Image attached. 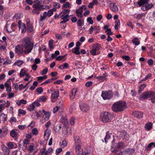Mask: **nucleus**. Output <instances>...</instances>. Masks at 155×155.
<instances>
[{
    "instance_id": "56",
    "label": "nucleus",
    "mask_w": 155,
    "mask_h": 155,
    "mask_svg": "<svg viewBox=\"0 0 155 155\" xmlns=\"http://www.w3.org/2000/svg\"><path fill=\"white\" fill-rule=\"evenodd\" d=\"M49 46L50 49H52L53 48V41L50 40L49 42Z\"/></svg>"
},
{
    "instance_id": "48",
    "label": "nucleus",
    "mask_w": 155,
    "mask_h": 155,
    "mask_svg": "<svg viewBox=\"0 0 155 155\" xmlns=\"http://www.w3.org/2000/svg\"><path fill=\"white\" fill-rule=\"evenodd\" d=\"M110 137V135L109 134V131L107 132L106 133V135L104 138L105 140V142L106 143H107V140L109 139Z\"/></svg>"
},
{
    "instance_id": "28",
    "label": "nucleus",
    "mask_w": 155,
    "mask_h": 155,
    "mask_svg": "<svg viewBox=\"0 0 155 155\" xmlns=\"http://www.w3.org/2000/svg\"><path fill=\"white\" fill-rule=\"evenodd\" d=\"M67 55V54H66L63 56L60 55L56 58V60L58 61H61L62 60L63 61H64L66 60L65 57Z\"/></svg>"
},
{
    "instance_id": "35",
    "label": "nucleus",
    "mask_w": 155,
    "mask_h": 155,
    "mask_svg": "<svg viewBox=\"0 0 155 155\" xmlns=\"http://www.w3.org/2000/svg\"><path fill=\"white\" fill-rule=\"evenodd\" d=\"M22 141L21 140H20L19 143V147L20 148H24L25 149L27 147V145L23 143V142L22 143Z\"/></svg>"
},
{
    "instance_id": "39",
    "label": "nucleus",
    "mask_w": 155,
    "mask_h": 155,
    "mask_svg": "<svg viewBox=\"0 0 155 155\" xmlns=\"http://www.w3.org/2000/svg\"><path fill=\"white\" fill-rule=\"evenodd\" d=\"M5 86L6 88V90L8 92H10L12 90V88L7 83H5Z\"/></svg>"
},
{
    "instance_id": "5",
    "label": "nucleus",
    "mask_w": 155,
    "mask_h": 155,
    "mask_svg": "<svg viewBox=\"0 0 155 155\" xmlns=\"http://www.w3.org/2000/svg\"><path fill=\"white\" fill-rule=\"evenodd\" d=\"M112 143L111 147L112 148H114V149L112 150V152L114 153L116 152L118 149H124L125 147L124 144L122 142H119L117 144H116L115 140H113Z\"/></svg>"
},
{
    "instance_id": "37",
    "label": "nucleus",
    "mask_w": 155,
    "mask_h": 155,
    "mask_svg": "<svg viewBox=\"0 0 155 155\" xmlns=\"http://www.w3.org/2000/svg\"><path fill=\"white\" fill-rule=\"evenodd\" d=\"M61 19L62 20H66L67 19L69 20V16L68 14L65 15L64 14H61V16H60Z\"/></svg>"
},
{
    "instance_id": "34",
    "label": "nucleus",
    "mask_w": 155,
    "mask_h": 155,
    "mask_svg": "<svg viewBox=\"0 0 155 155\" xmlns=\"http://www.w3.org/2000/svg\"><path fill=\"white\" fill-rule=\"evenodd\" d=\"M152 146H153L155 147V143L152 142L150 143L146 147L145 149L147 151L150 150H151Z\"/></svg>"
},
{
    "instance_id": "26",
    "label": "nucleus",
    "mask_w": 155,
    "mask_h": 155,
    "mask_svg": "<svg viewBox=\"0 0 155 155\" xmlns=\"http://www.w3.org/2000/svg\"><path fill=\"white\" fill-rule=\"evenodd\" d=\"M59 96V92L58 91H54L51 94V98L53 99H55Z\"/></svg>"
},
{
    "instance_id": "58",
    "label": "nucleus",
    "mask_w": 155,
    "mask_h": 155,
    "mask_svg": "<svg viewBox=\"0 0 155 155\" xmlns=\"http://www.w3.org/2000/svg\"><path fill=\"white\" fill-rule=\"evenodd\" d=\"M151 76V74H148L142 80V81H145L149 79L150 78Z\"/></svg>"
},
{
    "instance_id": "7",
    "label": "nucleus",
    "mask_w": 155,
    "mask_h": 155,
    "mask_svg": "<svg viewBox=\"0 0 155 155\" xmlns=\"http://www.w3.org/2000/svg\"><path fill=\"white\" fill-rule=\"evenodd\" d=\"M101 48V45L97 43L93 44L92 46V49L91 51V54L93 55L99 54V53H97V52Z\"/></svg>"
},
{
    "instance_id": "33",
    "label": "nucleus",
    "mask_w": 155,
    "mask_h": 155,
    "mask_svg": "<svg viewBox=\"0 0 155 155\" xmlns=\"http://www.w3.org/2000/svg\"><path fill=\"white\" fill-rule=\"evenodd\" d=\"M132 42L135 45L137 46L140 44V42L137 38H135L132 40Z\"/></svg>"
},
{
    "instance_id": "54",
    "label": "nucleus",
    "mask_w": 155,
    "mask_h": 155,
    "mask_svg": "<svg viewBox=\"0 0 155 155\" xmlns=\"http://www.w3.org/2000/svg\"><path fill=\"white\" fill-rule=\"evenodd\" d=\"M76 12L77 16L78 18H81L83 17L82 15L77 9L76 10Z\"/></svg>"
},
{
    "instance_id": "36",
    "label": "nucleus",
    "mask_w": 155,
    "mask_h": 155,
    "mask_svg": "<svg viewBox=\"0 0 155 155\" xmlns=\"http://www.w3.org/2000/svg\"><path fill=\"white\" fill-rule=\"evenodd\" d=\"M104 76H100L97 78L99 81H104V80L106 79V74H104Z\"/></svg>"
},
{
    "instance_id": "55",
    "label": "nucleus",
    "mask_w": 155,
    "mask_h": 155,
    "mask_svg": "<svg viewBox=\"0 0 155 155\" xmlns=\"http://www.w3.org/2000/svg\"><path fill=\"white\" fill-rule=\"evenodd\" d=\"M26 127V125H19L18 126V128L21 130H23Z\"/></svg>"
},
{
    "instance_id": "18",
    "label": "nucleus",
    "mask_w": 155,
    "mask_h": 155,
    "mask_svg": "<svg viewBox=\"0 0 155 155\" xmlns=\"http://www.w3.org/2000/svg\"><path fill=\"white\" fill-rule=\"evenodd\" d=\"M77 91V89L76 88L73 89L72 90L70 94V98L71 100H73L74 98Z\"/></svg>"
},
{
    "instance_id": "60",
    "label": "nucleus",
    "mask_w": 155,
    "mask_h": 155,
    "mask_svg": "<svg viewBox=\"0 0 155 155\" xmlns=\"http://www.w3.org/2000/svg\"><path fill=\"white\" fill-rule=\"evenodd\" d=\"M87 21L89 22L91 24H92L93 23V21L91 17H88L87 19Z\"/></svg>"
},
{
    "instance_id": "47",
    "label": "nucleus",
    "mask_w": 155,
    "mask_h": 155,
    "mask_svg": "<svg viewBox=\"0 0 155 155\" xmlns=\"http://www.w3.org/2000/svg\"><path fill=\"white\" fill-rule=\"evenodd\" d=\"M70 10L69 9H65L61 12V14H64L65 15L68 14L70 12Z\"/></svg>"
},
{
    "instance_id": "14",
    "label": "nucleus",
    "mask_w": 155,
    "mask_h": 155,
    "mask_svg": "<svg viewBox=\"0 0 155 155\" xmlns=\"http://www.w3.org/2000/svg\"><path fill=\"white\" fill-rule=\"evenodd\" d=\"M133 115L135 117L140 119L143 117V113L138 111H136L133 113Z\"/></svg>"
},
{
    "instance_id": "49",
    "label": "nucleus",
    "mask_w": 155,
    "mask_h": 155,
    "mask_svg": "<svg viewBox=\"0 0 155 155\" xmlns=\"http://www.w3.org/2000/svg\"><path fill=\"white\" fill-rule=\"evenodd\" d=\"M120 21L118 20H117L115 21V28L116 29H117L119 25H120Z\"/></svg>"
},
{
    "instance_id": "12",
    "label": "nucleus",
    "mask_w": 155,
    "mask_h": 155,
    "mask_svg": "<svg viewBox=\"0 0 155 155\" xmlns=\"http://www.w3.org/2000/svg\"><path fill=\"white\" fill-rule=\"evenodd\" d=\"M118 134L117 137H119V138L120 139H122L123 140L127 138V133L125 131L122 132H120L118 133Z\"/></svg>"
},
{
    "instance_id": "42",
    "label": "nucleus",
    "mask_w": 155,
    "mask_h": 155,
    "mask_svg": "<svg viewBox=\"0 0 155 155\" xmlns=\"http://www.w3.org/2000/svg\"><path fill=\"white\" fill-rule=\"evenodd\" d=\"M45 2V0H37L36 3L35 4H36L38 6L41 5L44 3Z\"/></svg>"
},
{
    "instance_id": "59",
    "label": "nucleus",
    "mask_w": 155,
    "mask_h": 155,
    "mask_svg": "<svg viewBox=\"0 0 155 155\" xmlns=\"http://www.w3.org/2000/svg\"><path fill=\"white\" fill-rule=\"evenodd\" d=\"M75 118L74 117H71L70 120V123L71 125H73L75 123Z\"/></svg>"
},
{
    "instance_id": "29",
    "label": "nucleus",
    "mask_w": 155,
    "mask_h": 155,
    "mask_svg": "<svg viewBox=\"0 0 155 155\" xmlns=\"http://www.w3.org/2000/svg\"><path fill=\"white\" fill-rule=\"evenodd\" d=\"M149 0H139L137 3L139 6H141L145 4L148 3Z\"/></svg>"
},
{
    "instance_id": "38",
    "label": "nucleus",
    "mask_w": 155,
    "mask_h": 155,
    "mask_svg": "<svg viewBox=\"0 0 155 155\" xmlns=\"http://www.w3.org/2000/svg\"><path fill=\"white\" fill-rule=\"evenodd\" d=\"M152 123L149 122L145 125V128L148 130H150L152 128Z\"/></svg>"
},
{
    "instance_id": "53",
    "label": "nucleus",
    "mask_w": 155,
    "mask_h": 155,
    "mask_svg": "<svg viewBox=\"0 0 155 155\" xmlns=\"http://www.w3.org/2000/svg\"><path fill=\"white\" fill-rule=\"evenodd\" d=\"M3 150L4 151L5 153H6V154H9V150L6 147H3Z\"/></svg>"
},
{
    "instance_id": "19",
    "label": "nucleus",
    "mask_w": 155,
    "mask_h": 155,
    "mask_svg": "<svg viewBox=\"0 0 155 155\" xmlns=\"http://www.w3.org/2000/svg\"><path fill=\"white\" fill-rule=\"evenodd\" d=\"M48 16L47 15V12H45L42 15H41L40 17L39 20L40 23L45 21L46 19Z\"/></svg>"
},
{
    "instance_id": "61",
    "label": "nucleus",
    "mask_w": 155,
    "mask_h": 155,
    "mask_svg": "<svg viewBox=\"0 0 155 155\" xmlns=\"http://www.w3.org/2000/svg\"><path fill=\"white\" fill-rule=\"evenodd\" d=\"M146 8L147 10H148L149 9H150L153 6V5L152 4H147L145 5Z\"/></svg>"
},
{
    "instance_id": "52",
    "label": "nucleus",
    "mask_w": 155,
    "mask_h": 155,
    "mask_svg": "<svg viewBox=\"0 0 155 155\" xmlns=\"http://www.w3.org/2000/svg\"><path fill=\"white\" fill-rule=\"evenodd\" d=\"M35 108V107L33 105V104L32 103L31 104L29 107L28 108V110L30 111H32Z\"/></svg>"
},
{
    "instance_id": "11",
    "label": "nucleus",
    "mask_w": 155,
    "mask_h": 155,
    "mask_svg": "<svg viewBox=\"0 0 155 155\" xmlns=\"http://www.w3.org/2000/svg\"><path fill=\"white\" fill-rule=\"evenodd\" d=\"M19 28L21 29V32L25 33L26 31V28L25 25L23 23H21V21H19L18 23Z\"/></svg>"
},
{
    "instance_id": "32",
    "label": "nucleus",
    "mask_w": 155,
    "mask_h": 155,
    "mask_svg": "<svg viewBox=\"0 0 155 155\" xmlns=\"http://www.w3.org/2000/svg\"><path fill=\"white\" fill-rule=\"evenodd\" d=\"M61 127V125L60 124H57L54 127V130L56 132H58Z\"/></svg>"
},
{
    "instance_id": "22",
    "label": "nucleus",
    "mask_w": 155,
    "mask_h": 155,
    "mask_svg": "<svg viewBox=\"0 0 155 155\" xmlns=\"http://www.w3.org/2000/svg\"><path fill=\"white\" fill-rule=\"evenodd\" d=\"M15 25L14 23H12L11 26V28H8V27L9 25L7 24L6 26L7 31L8 32H12V31H14V27Z\"/></svg>"
},
{
    "instance_id": "6",
    "label": "nucleus",
    "mask_w": 155,
    "mask_h": 155,
    "mask_svg": "<svg viewBox=\"0 0 155 155\" xmlns=\"http://www.w3.org/2000/svg\"><path fill=\"white\" fill-rule=\"evenodd\" d=\"M101 96L104 100L110 99L113 96V93L111 91H103L101 94Z\"/></svg>"
},
{
    "instance_id": "16",
    "label": "nucleus",
    "mask_w": 155,
    "mask_h": 155,
    "mask_svg": "<svg viewBox=\"0 0 155 155\" xmlns=\"http://www.w3.org/2000/svg\"><path fill=\"white\" fill-rule=\"evenodd\" d=\"M19 132V130L18 129H14L10 132V136L13 138L16 137Z\"/></svg>"
},
{
    "instance_id": "57",
    "label": "nucleus",
    "mask_w": 155,
    "mask_h": 155,
    "mask_svg": "<svg viewBox=\"0 0 155 155\" xmlns=\"http://www.w3.org/2000/svg\"><path fill=\"white\" fill-rule=\"evenodd\" d=\"M36 91L40 94H41L43 91V89L41 87L38 88L36 89Z\"/></svg>"
},
{
    "instance_id": "41",
    "label": "nucleus",
    "mask_w": 155,
    "mask_h": 155,
    "mask_svg": "<svg viewBox=\"0 0 155 155\" xmlns=\"http://www.w3.org/2000/svg\"><path fill=\"white\" fill-rule=\"evenodd\" d=\"M75 142L76 146L77 145L81 146V141L80 139L79 138H77V139H75Z\"/></svg>"
},
{
    "instance_id": "13",
    "label": "nucleus",
    "mask_w": 155,
    "mask_h": 155,
    "mask_svg": "<svg viewBox=\"0 0 155 155\" xmlns=\"http://www.w3.org/2000/svg\"><path fill=\"white\" fill-rule=\"evenodd\" d=\"M2 134H1V137L3 138L7 134L8 132V128L6 126H5L2 128Z\"/></svg>"
},
{
    "instance_id": "64",
    "label": "nucleus",
    "mask_w": 155,
    "mask_h": 155,
    "mask_svg": "<svg viewBox=\"0 0 155 155\" xmlns=\"http://www.w3.org/2000/svg\"><path fill=\"white\" fill-rule=\"evenodd\" d=\"M35 107H38L39 106L40 104L39 103L38 101H35L32 103Z\"/></svg>"
},
{
    "instance_id": "24",
    "label": "nucleus",
    "mask_w": 155,
    "mask_h": 155,
    "mask_svg": "<svg viewBox=\"0 0 155 155\" xmlns=\"http://www.w3.org/2000/svg\"><path fill=\"white\" fill-rule=\"evenodd\" d=\"M42 112L45 115L44 119L45 120H48L50 116L49 112L46 111L44 110H43Z\"/></svg>"
},
{
    "instance_id": "3",
    "label": "nucleus",
    "mask_w": 155,
    "mask_h": 155,
    "mask_svg": "<svg viewBox=\"0 0 155 155\" xmlns=\"http://www.w3.org/2000/svg\"><path fill=\"white\" fill-rule=\"evenodd\" d=\"M75 149L77 155H93V151L91 150H85L83 152L81 148V146H76Z\"/></svg>"
},
{
    "instance_id": "15",
    "label": "nucleus",
    "mask_w": 155,
    "mask_h": 155,
    "mask_svg": "<svg viewBox=\"0 0 155 155\" xmlns=\"http://www.w3.org/2000/svg\"><path fill=\"white\" fill-rule=\"evenodd\" d=\"M110 9L114 12H117L118 9L117 6L115 3H112L110 5Z\"/></svg>"
},
{
    "instance_id": "46",
    "label": "nucleus",
    "mask_w": 155,
    "mask_h": 155,
    "mask_svg": "<svg viewBox=\"0 0 155 155\" xmlns=\"http://www.w3.org/2000/svg\"><path fill=\"white\" fill-rule=\"evenodd\" d=\"M47 78V75H44L43 76H40L38 78V80L40 82L42 81L43 80H45Z\"/></svg>"
},
{
    "instance_id": "23",
    "label": "nucleus",
    "mask_w": 155,
    "mask_h": 155,
    "mask_svg": "<svg viewBox=\"0 0 155 155\" xmlns=\"http://www.w3.org/2000/svg\"><path fill=\"white\" fill-rule=\"evenodd\" d=\"M100 29V27L99 26H95L94 27L91 26L89 29V33L91 34L92 33L93 31L99 30Z\"/></svg>"
},
{
    "instance_id": "20",
    "label": "nucleus",
    "mask_w": 155,
    "mask_h": 155,
    "mask_svg": "<svg viewBox=\"0 0 155 155\" xmlns=\"http://www.w3.org/2000/svg\"><path fill=\"white\" fill-rule=\"evenodd\" d=\"M126 154L128 155H132L134 152L135 150L134 148H128L124 150Z\"/></svg>"
},
{
    "instance_id": "27",
    "label": "nucleus",
    "mask_w": 155,
    "mask_h": 155,
    "mask_svg": "<svg viewBox=\"0 0 155 155\" xmlns=\"http://www.w3.org/2000/svg\"><path fill=\"white\" fill-rule=\"evenodd\" d=\"M61 122L62 123L66 124L67 123L68 121L66 118V115L64 113H62L61 114Z\"/></svg>"
},
{
    "instance_id": "4",
    "label": "nucleus",
    "mask_w": 155,
    "mask_h": 155,
    "mask_svg": "<svg viewBox=\"0 0 155 155\" xmlns=\"http://www.w3.org/2000/svg\"><path fill=\"white\" fill-rule=\"evenodd\" d=\"M113 117V116L107 112L101 113L100 116V119L104 123L110 122L112 119Z\"/></svg>"
},
{
    "instance_id": "45",
    "label": "nucleus",
    "mask_w": 155,
    "mask_h": 155,
    "mask_svg": "<svg viewBox=\"0 0 155 155\" xmlns=\"http://www.w3.org/2000/svg\"><path fill=\"white\" fill-rule=\"evenodd\" d=\"M54 11V9H53L49 10L48 12H47V15L48 17H50L53 14Z\"/></svg>"
},
{
    "instance_id": "1",
    "label": "nucleus",
    "mask_w": 155,
    "mask_h": 155,
    "mask_svg": "<svg viewBox=\"0 0 155 155\" xmlns=\"http://www.w3.org/2000/svg\"><path fill=\"white\" fill-rule=\"evenodd\" d=\"M31 38L28 37L23 39V47L25 48L24 52L25 54L30 52L33 48L34 44L31 42Z\"/></svg>"
},
{
    "instance_id": "9",
    "label": "nucleus",
    "mask_w": 155,
    "mask_h": 155,
    "mask_svg": "<svg viewBox=\"0 0 155 155\" xmlns=\"http://www.w3.org/2000/svg\"><path fill=\"white\" fill-rule=\"evenodd\" d=\"M80 109L83 112H87L89 110V106L86 103H81L80 104Z\"/></svg>"
},
{
    "instance_id": "44",
    "label": "nucleus",
    "mask_w": 155,
    "mask_h": 155,
    "mask_svg": "<svg viewBox=\"0 0 155 155\" xmlns=\"http://www.w3.org/2000/svg\"><path fill=\"white\" fill-rule=\"evenodd\" d=\"M39 7L41 9V11L43 10H47L49 8V7L47 5H39Z\"/></svg>"
},
{
    "instance_id": "21",
    "label": "nucleus",
    "mask_w": 155,
    "mask_h": 155,
    "mask_svg": "<svg viewBox=\"0 0 155 155\" xmlns=\"http://www.w3.org/2000/svg\"><path fill=\"white\" fill-rule=\"evenodd\" d=\"M7 116L4 113H2L0 115V123H4L7 120Z\"/></svg>"
},
{
    "instance_id": "17",
    "label": "nucleus",
    "mask_w": 155,
    "mask_h": 155,
    "mask_svg": "<svg viewBox=\"0 0 155 155\" xmlns=\"http://www.w3.org/2000/svg\"><path fill=\"white\" fill-rule=\"evenodd\" d=\"M15 52L18 55H20L23 52V49L22 47L19 45L17 46L15 48Z\"/></svg>"
},
{
    "instance_id": "43",
    "label": "nucleus",
    "mask_w": 155,
    "mask_h": 155,
    "mask_svg": "<svg viewBox=\"0 0 155 155\" xmlns=\"http://www.w3.org/2000/svg\"><path fill=\"white\" fill-rule=\"evenodd\" d=\"M23 61L19 60L18 61L16 62L14 64V65H17L18 66H20L23 64Z\"/></svg>"
},
{
    "instance_id": "10",
    "label": "nucleus",
    "mask_w": 155,
    "mask_h": 155,
    "mask_svg": "<svg viewBox=\"0 0 155 155\" xmlns=\"http://www.w3.org/2000/svg\"><path fill=\"white\" fill-rule=\"evenodd\" d=\"M33 7L34 8L32 10V13L37 15L39 14L41 11L39 6L36 4H34Z\"/></svg>"
},
{
    "instance_id": "30",
    "label": "nucleus",
    "mask_w": 155,
    "mask_h": 155,
    "mask_svg": "<svg viewBox=\"0 0 155 155\" xmlns=\"http://www.w3.org/2000/svg\"><path fill=\"white\" fill-rule=\"evenodd\" d=\"M50 134V131L46 129L44 134L45 139L47 140L48 139Z\"/></svg>"
},
{
    "instance_id": "62",
    "label": "nucleus",
    "mask_w": 155,
    "mask_h": 155,
    "mask_svg": "<svg viewBox=\"0 0 155 155\" xmlns=\"http://www.w3.org/2000/svg\"><path fill=\"white\" fill-rule=\"evenodd\" d=\"M60 107H58V106H56L54 108L53 110V112L54 113H55L58 110V109Z\"/></svg>"
},
{
    "instance_id": "2",
    "label": "nucleus",
    "mask_w": 155,
    "mask_h": 155,
    "mask_svg": "<svg viewBox=\"0 0 155 155\" xmlns=\"http://www.w3.org/2000/svg\"><path fill=\"white\" fill-rule=\"evenodd\" d=\"M127 107L126 103L123 101H119L115 102L113 105L112 109L115 112H121L123 111Z\"/></svg>"
},
{
    "instance_id": "51",
    "label": "nucleus",
    "mask_w": 155,
    "mask_h": 155,
    "mask_svg": "<svg viewBox=\"0 0 155 155\" xmlns=\"http://www.w3.org/2000/svg\"><path fill=\"white\" fill-rule=\"evenodd\" d=\"M29 82H28L26 84L25 86H23L22 84H21L19 85L18 86V88L20 90H21L23 89H24V88H25L27 85L29 83Z\"/></svg>"
},
{
    "instance_id": "63",
    "label": "nucleus",
    "mask_w": 155,
    "mask_h": 155,
    "mask_svg": "<svg viewBox=\"0 0 155 155\" xmlns=\"http://www.w3.org/2000/svg\"><path fill=\"white\" fill-rule=\"evenodd\" d=\"M57 103L58 106L61 107L63 105V102L62 100H59L57 101Z\"/></svg>"
},
{
    "instance_id": "40",
    "label": "nucleus",
    "mask_w": 155,
    "mask_h": 155,
    "mask_svg": "<svg viewBox=\"0 0 155 155\" xmlns=\"http://www.w3.org/2000/svg\"><path fill=\"white\" fill-rule=\"evenodd\" d=\"M146 86V84H143L141 85L140 86L139 89L138 90V92L139 93H140L145 88Z\"/></svg>"
},
{
    "instance_id": "31",
    "label": "nucleus",
    "mask_w": 155,
    "mask_h": 155,
    "mask_svg": "<svg viewBox=\"0 0 155 155\" xmlns=\"http://www.w3.org/2000/svg\"><path fill=\"white\" fill-rule=\"evenodd\" d=\"M80 48L79 47H76L72 49L73 53L77 55H79L80 54L79 51Z\"/></svg>"
},
{
    "instance_id": "50",
    "label": "nucleus",
    "mask_w": 155,
    "mask_h": 155,
    "mask_svg": "<svg viewBox=\"0 0 155 155\" xmlns=\"http://www.w3.org/2000/svg\"><path fill=\"white\" fill-rule=\"evenodd\" d=\"M34 149V146L33 144H31L29 146L28 150L30 151V153H31L33 151Z\"/></svg>"
},
{
    "instance_id": "8",
    "label": "nucleus",
    "mask_w": 155,
    "mask_h": 155,
    "mask_svg": "<svg viewBox=\"0 0 155 155\" xmlns=\"http://www.w3.org/2000/svg\"><path fill=\"white\" fill-rule=\"evenodd\" d=\"M155 94L154 91H147L143 93L141 96V98L143 99H146L148 98L153 96Z\"/></svg>"
},
{
    "instance_id": "25",
    "label": "nucleus",
    "mask_w": 155,
    "mask_h": 155,
    "mask_svg": "<svg viewBox=\"0 0 155 155\" xmlns=\"http://www.w3.org/2000/svg\"><path fill=\"white\" fill-rule=\"evenodd\" d=\"M27 31L28 32H31L33 31V27L32 24L28 22L27 23Z\"/></svg>"
}]
</instances>
